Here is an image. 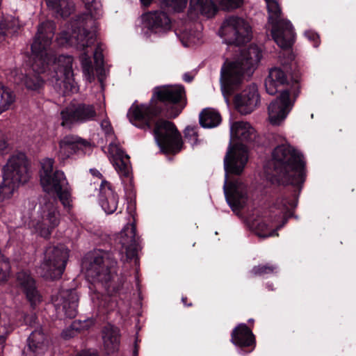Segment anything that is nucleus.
Masks as SVG:
<instances>
[{"label": "nucleus", "instance_id": "f257e3e1", "mask_svg": "<svg viewBox=\"0 0 356 356\" xmlns=\"http://www.w3.org/2000/svg\"><path fill=\"white\" fill-rule=\"evenodd\" d=\"M55 24L51 21L40 24L31 45L33 56L32 71L44 74L63 94L77 91L72 70L73 58L70 56L55 57L50 49L54 35Z\"/></svg>", "mask_w": 356, "mask_h": 356}, {"label": "nucleus", "instance_id": "f03ea898", "mask_svg": "<svg viewBox=\"0 0 356 356\" xmlns=\"http://www.w3.org/2000/svg\"><path fill=\"white\" fill-rule=\"evenodd\" d=\"M248 161L246 147L238 143L228 148L224 159L226 172L224 192L230 207L236 211L245 206L248 199L247 186L240 179L229 181V175H239Z\"/></svg>", "mask_w": 356, "mask_h": 356}, {"label": "nucleus", "instance_id": "7ed1b4c3", "mask_svg": "<svg viewBox=\"0 0 356 356\" xmlns=\"http://www.w3.org/2000/svg\"><path fill=\"white\" fill-rule=\"evenodd\" d=\"M261 51L255 45L243 49L239 57L227 60L220 71V84L223 95L227 99L233 90L250 76L261 58Z\"/></svg>", "mask_w": 356, "mask_h": 356}, {"label": "nucleus", "instance_id": "20e7f679", "mask_svg": "<svg viewBox=\"0 0 356 356\" xmlns=\"http://www.w3.org/2000/svg\"><path fill=\"white\" fill-rule=\"evenodd\" d=\"M184 88L181 86L156 87L154 90L153 97L150 105L133 104L129 110L128 117L130 122L140 129H149L152 119L161 111V106L154 99L166 103H176L184 96Z\"/></svg>", "mask_w": 356, "mask_h": 356}, {"label": "nucleus", "instance_id": "39448f33", "mask_svg": "<svg viewBox=\"0 0 356 356\" xmlns=\"http://www.w3.org/2000/svg\"><path fill=\"white\" fill-rule=\"evenodd\" d=\"M271 165L274 176L286 184L298 186L305 181L304 163L301 155L288 144L275 148L272 154Z\"/></svg>", "mask_w": 356, "mask_h": 356}, {"label": "nucleus", "instance_id": "423d86ee", "mask_svg": "<svg viewBox=\"0 0 356 356\" xmlns=\"http://www.w3.org/2000/svg\"><path fill=\"white\" fill-rule=\"evenodd\" d=\"M85 8L88 11L86 17L79 19L72 26H76V29L72 31H63L58 40L60 44H76L83 49L90 47L95 40L94 32L88 31L87 28L94 25L95 20L102 15V4L97 0H82Z\"/></svg>", "mask_w": 356, "mask_h": 356}, {"label": "nucleus", "instance_id": "0eeeda50", "mask_svg": "<svg viewBox=\"0 0 356 356\" xmlns=\"http://www.w3.org/2000/svg\"><path fill=\"white\" fill-rule=\"evenodd\" d=\"M29 161L24 153L12 154L3 168V180L0 184V200L9 198L15 191L26 183L30 177Z\"/></svg>", "mask_w": 356, "mask_h": 356}, {"label": "nucleus", "instance_id": "6e6552de", "mask_svg": "<svg viewBox=\"0 0 356 356\" xmlns=\"http://www.w3.org/2000/svg\"><path fill=\"white\" fill-rule=\"evenodd\" d=\"M54 160L45 158L41 161L40 184L48 193H56L64 207H71V188L64 172L56 170L53 172Z\"/></svg>", "mask_w": 356, "mask_h": 356}, {"label": "nucleus", "instance_id": "1a4fd4ad", "mask_svg": "<svg viewBox=\"0 0 356 356\" xmlns=\"http://www.w3.org/2000/svg\"><path fill=\"white\" fill-rule=\"evenodd\" d=\"M60 222V213L55 197L44 196L39 203L35 216L30 226L40 236L48 238Z\"/></svg>", "mask_w": 356, "mask_h": 356}, {"label": "nucleus", "instance_id": "9d476101", "mask_svg": "<svg viewBox=\"0 0 356 356\" xmlns=\"http://www.w3.org/2000/svg\"><path fill=\"white\" fill-rule=\"evenodd\" d=\"M268 13V21L272 24V35L275 42L282 49L290 48L294 41V33L290 22L282 18L280 5L276 0H265Z\"/></svg>", "mask_w": 356, "mask_h": 356}, {"label": "nucleus", "instance_id": "9b49d317", "mask_svg": "<svg viewBox=\"0 0 356 356\" xmlns=\"http://www.w3.org/2000/svg\"><path fill=\"white\" fill-rule=\"evenodd\" d=\"M115 264L116 262L111 259L108 253L101 251L88 255L83 261L87 276L94 282L104 285L108 291L110 286L108 282L113 277L111 268Z\"/></svg>", "mask_w": 356, "mask_h": 356}, {"label": "nucleus", "instance_id": "f8f14e48", "mask_svg": "<svg viewBox=\"0 0 356 356\" xmlns=\"http://www.w3.org/2000/svg\"><path fill=\"white\" fill-rule=\"evenodd\" d=\"M101 127L107 135V140L109 142L108 156L110 161L122 180L124 178L129 179L131 172L129 156L124 152L116 141L110 122L104 120Z\"/></svg>", "mask_w": 356, "mask_h": 356}, {"label": "nucleus", "instance_id": "ddd939ff", "mask_svg": "<svg viewBox=\"0 0 356 356\" xmlns=\"http://www.w3.org/2000/svg\"><path fill=\"white\" fill-rule=\"evenodd\" d=\"M68 256V251L64 247L47 248L39 273L47 280L60 278L64 272Z\"/></svg>", "mask_w": 356, "mask_h": 356}, {"label": "nucleus", "instance_id": "4468645a", "mask_svg": "<svg viewBox=\"0 0 356 356\" xmlns=\"http://www.w3.org/2000/svg\"><path fill=\"white\" fill-rule=\"evenodd\" d=\"M220 35L227 44L240 45L251 39V27L243 18L236 16L227 17L219 31Z\"/></svg>", "mask_w": 356, "mask_h": 356}, {"label": "nucleus", "instance_id": "2eb2a0df", "mask_svg": "<svg viewBox=\"0 0 356 356\" xmlns=\"http://www.w3.org/2000/svg\"><path fill=\"white\" fill-rule=\"evenodd\" d=\"M154 134L155 140L163 152L170 153L180 150L181 135L172 122L165 120H158L155 124Z\"/></svg>", "mask_w": 356, "mask_h": 356}, {"label": "nucleus", "instance_id": "dca6fc26", "mask_svg": "<svg viewBox=\"0 0 356 356\" xmlns=\"http://www.w3.org/2000/svg\"><path fill=\"white\" fill-rule=\"evenodd\" d=\"M92 149L91 145L86 140L74 135L63 137L58 142L56 156L61 163H65L75 154H86Z\"/></svg>", "mask_w": 356, "mask_h": 356}, {"label": "nucleus", "instance_id": "f3484780", "mask_svg": "<svg viewBox=\"0 0 356 356\" xmlns=\"http://www.w3.org/2000/svg\"><path fill=\"white\" fill-rule=\"evenodd\" d=\"M61 125L70 128L75 123H83L93 120L96 117V111L92 105L79 104L66 107L60 113Z\"/></svg>", "mask_w": 356, "mask_h": 356}, {"label": "nucleus", "instance_id": "a211bd4d", "mask_svg": "<svg viewBox=\"0 0 356 356\" xmlns=\"http://www.w3.org/2000/svg\"><path fill=\"white\" fill-rule=\"evenodd\" d=\"M117 241L122 245L120 250L121 261L124 263L134 261L136 264L138 244L135 225L127 224L118 234Z\"/></svg>", "mask_w": 356, "mask_h": 356}, {"label": "nucleus", "instance_id": "6ab92c4d", "mask_svg": "<svg viewBox=\"0 0 356 356\" xmlns=\"http://www.w3.org/2000/svg\"><path fill=\"white\" fill-rule=\"evenodd\" d=\"M78 295L74 290H62L52 298L57 313L60 316L74 318L77 314Z\"/></svg>", "mask_w": 356, "mask_h": 356}, {"label": "nucleus", "instance_id": "aec40b11", "mask_svg": "<svg viewBox=\"0 0 356 356\" xmlns=\"http://www.w3.org/2000/svg\"><path fill=\"white\" fill-rule=\"evenodd\" d=\"M293 103L290 99L289 92L283 91L280 97L272 102L268 106V119L274 125H279L287 116Z\"/></svg>", "mask_w": 356, "mask_h": 356}, {"label": "nucleus", "instance_id": "412c9836", "mask_svg": "<svg viewBox=\"0 0 356 356\" xmlns=\"http://www.w3.org/2000/svg\"><path fill=\"white\" fill-rule=\"evenodd\" d=\"M259 103V95L257 86L251 84L234 97L236 110L243 115L252 112Z\"/></svg>", "mask_w": 356, "mask_h": 356}, {"label": "nucleus", "instance_id": "4be33fe9", "mask_svg": "<svg viewBox=\"0 0 356 356\" xmlns=\"http://www.w3.org/2000/svg\"><path fill=\"white\" fill-rule=\"evenodd\" d=\"M17 286L25 293L28 301L34 307L42 300L35 281L28 270H21L16 275Z\"/></svg>", "mask_w": 356, "mask_h": 356}, {"label": "nucleus", "instance_id": "5701e85b", "mask_svg": "<svg viewBox=\"0 0 356 356\" xmlns=\"http://www.w3.org/2000/svg\"><path fill=\"white\" fill-rule=\"evenodd\" d=\"M49 346L48 337L40 328L31 332L28 338L27 348L23 352V356H42Z\"/></svg>", "mask_w": 356, "mask_h": 356}, {"label": "nucleus", "instance_id": "b1692460", "mask_svg": "<svg viewBox=\"0 0 356 356\" xmlns=\"http://www.w3.org/2000/svg\"><path fill=\"white\" fill-rule=\"evenodd\" d=\"M145 27L159 33L170 29V19L166 13L161 11L149 12L142 16Z\"/></svg>", "mask_w": 356, "mask_h": 356}, {"label": "nucleus", "instance_id": "393cba45", "mask_svg": "<svg viewBox=\"0 0 356 356\" xmlns=\"http://www.w3.org/2000/svg\"><path fill=\"white\" fill-rule=\"evenodd\" d=\"M99 204L108 214L115 212L118 208V197L111 188L110 184L102 181L100 186Z\"/></svg>", "mask_w": 356, "mask_h": 356}, {"label": "nucleus", "instance_id": "a878e982", "mask_svg": "<svg viewBox=\"0 0 356 356\" xmlns=\"http://www.w3.org/2000/svg\"><path fill=\"white\" fill-rule=\"evenodd\" d=\"M103 345L108 354L113 353L119 350L120 344V330L118 327L106 325L102 332Z\"/></svg>", "mask_w": 356, "mask_h": 356}, {"label": "nucleus", "instance_id": "bb28decb", "mask_svg": "<svg viewBox=\"0 0 356 356\" xmlns=\"http://www.w3.org/2000/svg\"><path fill=\"white\" fill-rule=\"evenodd\" d=\"M287 83V77L284 72L279 67L270 70L268 76L265 80L266 92L271 95H275L279 88Z\"/></svg>", "mask_w": 356, "mask_h": 356}, {"label": "nucleus", "instance_id": "cd10ccee", "mask_svg": "<svg viewBox=\"0 0 356 356\" xmlns=\"http://www.w3.org/2000/svg\"><path fill=\"white\" fill-rule=\"evenodd\" d=\"M232 140H238L241 142H250L255 138V131L248 123L243 121L234 122L230 127Z\"/></svg>", "mask_w": 356, "mask_h": 356}, {"label": "nucleus", "instance_id": "c85d7f7f", "mask_svg": "<svg viewBox=\"0 0 356 356\" xmlns=\"http://www.w3.org/2000/svg\"><path fill=\"white\" fill-rule=\"evenodd\" d=\"M231 341L236 346L245 347L253 344L254 338L245 324H240L232 331Z\"/></svg>", "mask_w": 356, "mask_h": 356}, {"label": "nucleus", "instance_id": "c756f323", "mask_svg": "<svg viewBox=\"0 0 356 356\" xmlns=\"http://www.w3.org/2000/svg\"><path fill=\"white\" fill-rule=\"evenodd\" d=\"M19 27L20 25L17 18L10 15L3 16L0 19L1 41L13 35L18 31Z\"/></svg>", "mask_w": 356, "mask_h": 356}, {"label": "nucleus", "instance_id": "7c9ffc66", "mask_svg": "<svg viewBox=\"0 0 356 356\" xmlns=\"http://www.w3.org/2000/svg\"><path fill=\"white\" fill-rule=\"evenodd\" d=\"M47 6L57 15L65 17L74 10V3L72 0H45Z\"/></svg>", "mask_w": 356, "mask_h": 356}, {"label": "nucleus", "instance_id": "2f4dec72", "mask_svg": "<svg viewBox=\"0 0 356 356\" xmlns=\"http://www.w3.org/2000/svg\"><path fill=\"white\" fill-rule=\"evenodd\" d=\"M199 119L201 126L204 128L216 127L221 122V116L218 111L211 108L203 109L200 113Z\"/></svg>", "mask_w": 356, "mask_h": 356}, {"label": "nucleus", "instance_id": "473e14b6", "mask_svg": "<svg viewBox=\"0 0 356 356\" xmlns=\"http://www.w3.org/2000/svg\"><path fill=\"white\" fill-rule=\"evenodd\" d=\"M13 76L17 83L23 82L29 90H37L43 86V79L35 74L31 75L29 73L24 76L22 72L19 73L18 71H15Z\"/></svg>", "mask_w": 356, "mask_h": 356}, {"label": "nucleus", "instance_id": "72a5a7b5", "mask_svg": "<svg viewBox=\"0 0 356 356\" xmlns=\"http://www.w3.org/2000/svg\"><path fill=\"white\" fill-rule=\"evenodd\" d=\"M15 92L0 82V115L11 109L15 102Z\"/></svg>", "mask_w": 356, "mask_h": 356}, {"label": "nucleus", "instance_id": "f704fd0d", "mask_svg": "<svg viewBox=\"0 0 356 356\" xmlns=\"http://www.w3.org/2000/svg\"><path fill=\"white\" fill-rule=\"evenodd\" d=\"M190 9L208 17L213 16L216 11V6L210 0H190Z\"/></svg>", "mask_w": 356, "mask_h": 356}, {"label": "nucleus", "instance_id": "c9c22d12", "mask_svg": "<svg viewBox=\"0 0 356 356\" xmlns=\"http://www.w3.org/2000/svg\"><path fill=\"white\" fill-rule=\"evenodd\" d=\"M273 227V225H268L264 220H254L250 225L252 231L260 238L277 236L276 230Z\"/></svg>", "mask_w": 356, "mask_h": 356}, {"label": "nucleus", "instance_id": "e433bc0d", "mask_svg": "<svg viewBox=\"0 0 356 356\" xmlns=\"http://www.w3.org/2000/svg\"><path fill=\"white\" fill-rule=\"evenodd\" d=\"M80 58L84 76L88 81L91 82L94 80V67L90 58L86 52H83Z\"/></svg>", "mask_w": 356, "mask_h": 356}, {"label": "nucleus", "instance_id": "4c0bfd02", "mask_svg": "<svg viewBox=\"0 0 356 356\" xmlns=\"http://www.w3.org/2000/svg\"><path fill=\"white\" fill-rule=\"evenodd\" d=\"M277 267L275 265L271 264H259L254 266L252 269L251 273L254 275H264L266 274L273 273Z\"/></svg>", "mask_w": 356, "mask_h": 356}, {"label": "nucleus", "instance_id": "58836bf2", "mask_svg": "<svg viewBox=\"0 0 356 356\" xmlns=\"http://www.w3.org/2000/svg\"><path fill=\"white\" fill-rule=\"evenodd\" d=\"M10 266L8 259L0 257V284L7 281L10 275Z\"/></svg>", "mask_w": 356, "mask_h": 356}, {"label": "nucleus", "instance_id": "ea45409f", "mask_svg": "<svg viewBox=\"0 0 356 356\" xmlns=\"http://www.w3.org/2000/svg\"><path fill=\"white\" fill-rule=\"evenodd\" d=\"M166 6L177 12L183 10L187 4V0H163Z\"/></svg>", "mask_w": 356, "mask_h": 356}, {"label": "nucleus", "instance_id": "a19ab883", "mask_svg": "<svg viewBox=\"0 0 356 356\" xmlns=\"http://www.w3.org/2000/svg\"><path fill=\"white\" fill-rule=\"evenodd\" d=\"M197 132L196 127H187L184 131V137L192 145L197 142Z\"/></svg>", "mask_w": 356, "mask_h": 356}, {"label": "nucleus", "instance_id": "79ce46f5", "mask_svg": "<svg viewBox=\"0 0 356 356\" xmlns=\"http://www.w3.org/2000/svg\"><path fill=\"white\" fill-rule=\"evenodd\" d=\"M94 323V321L91 318H87L83 321H75L73 324L72 327L74 329L76 330H88L90 328Z\"/></svg>", "mask_w": 356, "mask_h": 356}, {"label": "nucleus", "instance_id": "37998d69", "mask_svg": "<svg viewBox=\"0 0 356 356\" xmlns=\"http://www.w3.org/2000/svg\"><path fill=\"white\" fill-rule=\"evenodd\" d=\"M220 6L224 10H229L238 7L241 0H217Z\"/></svg>", "mask_w": 356, "mask_h": 356}, {"label": "nucleus", "instance_id": "c03bdc74", "mask_svg": "<svg viewBox=\"0 0 356 356\" xmlns=\"http://www.w3.org/2000/svg\"><path fill=\"white\" fill-rule=\"evenodd\" d=\"M108 296L100 295L99 293H94L91 296V299L95 304L99 307H108L107 299Z\"/></svg>", "mask_w": 356, "mask_h": 356}, {"label": "nucleus", "instance_id": "a18cd8bd", "mask_svg": "<svg viewBox=\"0 0 356 356\" xmlns=\"http://www.w3.org/2000/svg\"><path fill=\"white\" fill-rule=\"evenodd\" d=\"M277 205L282 214L286 213L287 211L296 206L294 203L291 204L286 199L277 200Z\"/></svg>", "mask_w": 356, "mask_h": 356}, {"label": "nucleus", "instance_id": "49530a36", "mask_svg": "<svg viewBox=\"0 0 356 356\" xmlns=\"http://www.w3.org/2000/svg\"><path fill=\"white\" fill-rule=\"evenodd\" d=\"M94 59L98 67L103 64V55L102 49L101 47H97L94 52Z\"/></svg>", "mask_w": 356, "mask_h": 356}, {"label": "nucleus", "instance_id": "de8ad7c7", "mask_svg": "<svg viewBox=\"0 0 356 356\" xmlns=\"http://www.w3.org/2000/svg\"><path fill=\"white\" fill-rule=\"evenodd\" d=\"M305 35L309 40H312L314 42V46L315 47H317L319 45V37L316 33L309 31L305 32Z\"/></svg>", "mask_w": 356, "mask_h": 356}, {"label": "nucleus", "instance_id": "09e8293b", "mask_svg": "<svg viewBox=\"0 0 356 356\" xmlns=\"http://www.w3.org/2000/svg\"><path fill=\"white\" fill-rule=\"evenodd\" d=\"M11 329L5 325H0V343L4 342L6 337L10 332Z\"/></svg>", "mask_w": 356, "mask_h": 356}, {"label": "nucleus", "instance_id": "8fccbe9b", "mask_svg": "<svg viewBox=\"0 0 356 356\" xmlns=\"http://www.w3.org/2000/svg\"><path fill=\"white\" fill-rule=\"evenodd\" d=\"M8 147V143L5 136L0 134V152H3Z\"/></svg>", "mask_w": 356, "mask_h": 356}, {"label": "nucleus", "instance_id": "3c124183", "mask_svg": "<svg viewBox=\"0 0 356 356\" xmlns=\"http://www.w3.org/2000/svg\"><path fill=\"white\" fill-rule=\"evenodd\" d=\"M77 356H97L95 350H84L79 353Z\"/></svg>", "mask_w": 356, "mask_h": 356}, {"label": "nucleus", "instance_id": "603ef678", "mask_svg": "<svg viewBox=\"0 0 356 356\" xmlns=\"http://www.w3.org/2000/svg\"><path fill=\"white\" fill-rule=\"evenodd\" d=\"M91 174L94 176V177H99V178H102V175L101 174V172L97 170V169H90V170Z\"/></svg>", "mask_w": 356, "mask_h": 356}, {"label": "nucleus", "instance_id": "864d4df0", "mask_svg": "<svg viewBox=\"0 0 356 356\" xmlns=\"http://www.w3.org/2000/svg\"><path fill=\"white\" fill-rule=\"evenodd\" d=\"M193 77L189 73H186L183 76V79L186 82H191Z\"/></svg>", "mask_w": 356, "mask_h": 356}, {"label": "nucleus", "instance_id": "5fc2aeb1", "mask_svg": "<svg viewBox=\"0 0 356 356\" xmlns=\"http://www.w3.org/2000/svg\"><path fill=\"white\" fill-rule=\"evenodd\" d=\"M152 0H140L142 4L145 6H148Z\"/></svg>", "mask_w": 356, "mask_h": 356}, {"label": "nucleus", "instance_id": "6e6d98bb", "mask_svg": "<svg viewBox=\"0 0 356 356\" xmlns=\"http://www.w3.org/2000/svg\"><path fill=\"white\" fill-rule=\"evenodd\" d=\"M180 111H181L179 110L178 112H177V113L174 115V116H173V117H174V118L177 117V116L179 115V113H180Z\"/></svg>", "mask_w": 356, "mask_h": 356}, {"label": "nucleus", "instance_id": "4d7b16f0", "mask_svg": "<svg viewBox=\"0 0 356 356\" xmlns=\"http://www.w3.org/2000/svg\"><path fill=\"white\" fill-rule=\"evenodd\" d=\"M137 353H138V350H137V348L136 347L135 350H134V355H136Z\"/></svg>", "mask_w": 356, "mask_h": 356}, {"label": "nucleus", "instance_id": "13d9d810", "mask_svg": "<svg viewBox=\"0 0 356 356\" xmlns=\"http://www.w3.org/2000/svg\"><path fill=\"white\" fill-rule=\"evenodd\" d=\"M25 321H26V323H28V322H29L27 318H25Z\"/></svg>", "mask_w": 356, "mask_h": 356}, {"label": "nucleus", "instance_id": "bf43d9fd", "mask_svg": "<svg viewBox=\"0 0 356 356\" xmlns=\"http://www.w3.org/2000/svg\"><path fill=\"white\" fill-rule=\"evenodd\" d=\"M183 302H186V300L184 298H182Z\"/></svg>", "mask_w": 356, "mask_h": 356}, {"label": "nucleus", "instance_id": "052dcab7", "mask_svg": "<svg viewBox=\"0 0 356 356\" xmlns=\"http://www.w3.org/2000/svg\"><path fill=\"white\" fill-rule=\"evenodd\" d=\"M183 302H186V300L184 298H182Z\"/></svg>", "mask_w": 356, "mask_h": 356}]
</instances>
